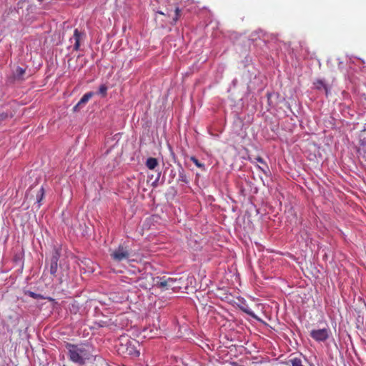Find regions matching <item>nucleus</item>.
<instances>
[{
    "label": "nucleus",
    "instance_id": "nucleus-1",
    "mask_svg": "<svg viewBox=\"0 0 366 366\" xmlns=\"http://www.w3.org/2000/svg\"><path fill=\"white\" fill-rule=\"evenodd\" d=\"M65 347L67 350L69 360L79 366L84 365L92 357L90 346L88 344L67 342Z\"/></svg>",
    "mask_w": 366,
    "mask_h": 366
},
{
    "label": "nucleus",
    "instance_id": "nucleus-2",
    "mask_svg": "<svg viewBox=\"0 0 366 366\" xmlns=\"http://www.w3.org/2000/svg\"><path fill=\"white\" fill-rule=\"evenodd\" d=\"M111 257L116 262H122L128 259L130 256L129 248L128 246L120 244L110 254Z\"/></svg>",
    "mask_w": 366,
    "mask_h": 366
},
{
    "label": "nucleus",
    "instance_id": "nucleus-3",
    "mask_svg": "<svg viewBox=\"0 0 366 366\" xmlns=\"http://www.w3.org/2000/svg\"><path fill=\"white\" fill-rule=\"evenodd\" d=\"M156 285L159 288L165 290L171 289L172 290H175L176 289L181 287L179 285V282L177 279L172 277L165 278V277H159V280L157 281Z\"/></svg>",
    "mask_w": 366,
    "mask_h": 366
},
{
    "label": "nucleus",
    "instance_id": "nucleus-4",
    "mask_svg": "<svg viewBox=\"0 0 366 366\" xmlns=\"http://www.w3.org/2000/svg\"><path fill=\"white\" fill-rule=\"evenodd\" d=\"M59 257L60 252L58 249H54L50 259V265L49 267V272L50 273L51 280L56 277Z\"/></svg>",
    "mask_w": 366,
    "mask_h": 366
},
{
    "label": "nucleus",
    "instance_id": "nucleus-5",
    "mask_svg": "<svg viewBox=\"0 0 366 366\" xmlns=\"http://www.w3.org/2000/svg\"><path fill=\"white\" fill-rule=\"evenodd\" d=\"M25 75L26 69L18 66L12 71V74L8 77V81L9 83L23 81L25 80Z\"/></svg>",
    "mask_w": 366,
    "mask_h": 366
},
{
    "label": "nucleus",
    "instance_id": "nucleus-6",
    "mask_svg": "<svg viewBox=\"0 0 366 366\" xmlns=\"http://www.w3.org/2000/svg\"><path fill=\"white\" fill-rule=\"evenodd\" d=\"M310 335L317 342H325L329 338L330 330L327 328L312 330L310 331Z\"/></svg>",
    "mask_w": 366,
    "mask_h": 366
},
{
    "label": "nucleus",
    "instance_id": "nucleus-7",
    "mask_svg": "<svg viewBox=\"0 0 366 366\" xmlns=\"http://www.w3.org/2000/svg\"><path fill=\"white\" fill-rule=\"evenodd\" d=\"M84 34L80 32L77 29L74 31V34L72 38L70 39V41H74V44L73 46V49L74 51H78L80 47V41L82 39Z\"/></svg>",
    "mask_w": 366,
    "mask_h": 366
},
{
    "label": "nucleus",
    "instance_id": "nucleus-8",
    "mask_svg": "<svg viewBox=\"0 0 366 366\" xmlns=\"http://www.w3.org/2000/svg\"><path fill=\"white\" fill-rule=\"evenodd\" d=\"M158 165V161L156 158L149 157L147 159L146 166L149 169H154Z\"/></svg>",
    "mask_w": 366,
    "mask_h": 366
},
{
    "label": "nucleus",
    "instance_id": "nucleus-9",
    "mask_svg": "<svg viewBox=\"0 0 366 366\" xmlns=\"http://www.w3.org/2000/svg\"><path fill=\"white\" fill-rule=\"evenodd\" d=\"M93 96L94 93L92 92L86 93L79 101V104H81V106L86 104Z\"/></svg>",
    "mask_w": 366,
    "mask_h": 366
},
{
    "label": "nucleus",
    "instance_id": "nucleus-10",
    "mask_svg": "<svg viewBox=\"0 0 366 366\" xmlns=\"http://www.w3.org/2000/svg\"><path fill=\"white\" fill-rule=\"evenodd\" d=\"M287 364H290L291 366H304L301 358L297 357L290 358L288 360Z\"/></svg>",
    "mask_w": 366,
    "mask_h": 366
},
{
    "label": "nucleus",
    "instance_id": "nucleus-11",
    "mask_svg": "<svg viewBox=\"0 0 366 366\" xmlns=\"http://www.w3.org/2000/svg\"><path fill=\"white\" fill-rule=\"evenodd\" d=\"M315 85L317 89H321L322 88H323L325 91L326 96L328 95V92H329L328 87L326 84H325V83L322 80H320V79L317 80L316 82L315 83Z\"/></svg>",
    "mask_w": 366,
    "mask_h": 366
},
{
    "label": "nucleus",
    "instance_id": "nucleus-12",
    "mask_svg": "<svg viewBox=\"0 0 366 366\" xmlns=\"http://www.w3.org/2000/svg\"><path fill=\"white\" fill-rule=\"evenodd\" d=\"M179 181L182 182L184 183L189 182V180L185 174V172L181 166H180V169L179 170Z\"/></svg>",
    "mask_w": 366,
    "mask_h": 366
},
{
    "label": "nucleus",
    "instance_id": "nucleus-13",
    "mask_svg": "<svg viewBox=\"0 0 366 366\" xmlns=\"http://www.w3.org/2000/svg\"><path fill=\"white\" fill-rule=\"evenodd\" d=\"M190 160L199 168L202 170H205L204 164L201 163L195 157L192 156L190 157Z\"/></svg>",
    "mask_w": 366,
    "mask_h": 366
},
{
    "label": "nucleus",
    "instance_id": "nucleus-14",
    "mask_svg": "<svg viewBox=\"0 0 366 366\" xmlns=\"http://www.w3.org/2000/svg\"><path fill=\"white\" fill-rule=\"evenodd\" d=\"M180 16H181V10L179 9V8L178 6H176L174 8V16L172 17L173 24H175L177 21V20L179 19Z\"/></svg>",
    "mask_w": 366,
    "mask_h": 366
},
{
    "label": "nucleus",
    "instance_id": "nucleus-15",
    "mask_svg": "<svg viewBox=\"0 0 366 366\" xmlns=\"http://www.w3.org/2000/svg\"><path fill=\"white\" fill-rule=\"evenodd\" d=\"M255 159L257 160V162L265 164V168L261 167L260 166H258V168L264 173H266V169H268V167L265 164L264 160L261 157H257Z\"/></svg>",
    "mask_w": 366,
    "mask_h": 366
},
{
    "label": "nucleus",
    "instance_id": "nucleus-16",
    "mask_svg": "<svg viewBox=\"0 0 366 366\" xmlns=\"http://www.w3.org/2000/svg\"><path fill=\"white\" fill-rule=\"evenodd\" d=\"M107 86L105 84H102L99 88V94L102 97H106L107 94Z\"/></svg>",
    "mask_w": 366,
    "mask_h": 366
},
{
    "label": "nucleus",
    "instance_id": "nucleus-17",
    "mask_svg": "<svg viewBox=\"0 0 366 366\" xmlns=\"http://www.w3.org/2000/svg\"><path fill=\"white\" fill-rule=\"evenodd\" d=\"M44 196V189L43 187H41L40 190L39 191V192L36 195L37 202H40L42 200Z\"/></svg>",
    "mask_w": 366,
    "mask_h": 366
},
{
    "label": "nucleus",
    "instance_id": "nucleus-18",
    "mask_svg": "<svg viewBox=\"0 0 366 366\" xmlns=\"http://www.w3.org/2000/svg\"><path fill=\"white\" fill-rule=\"evenodd\" d=\"M11 118L12 117V114H7V113H5V112H2V113H0V122L6 119L7 118Z\"/></svg>",
    "mask_w": 366,
    "mask_h": 366
},
{
    "label": "nucleus",
    "instance_id": "nucleus-19",
    "mask_svg": "<svg viewBox=\"0 0 366 366\" xmlns=\"http://www.w3.org/2000/svg\"><path fill=\"white\" fill-rule=\"evenodd\" d=\"M82 107L81 104H79V102L74 107L73 111L74 112H78L79 108Z\"/></svg>",
    "mask_w": 366,
    "mask_h": 366
},
{
    "label": "nucleus",
    "instance_id": "nucleus-20",
    "mask_svg": "<svg viewBox=\"0 0 366 366\" xmlns=\"http://www.w3.org/2000/svg\"><path fill=\"white\" fill-rule=\"evenodd\" d=\"M244 312H246L247 315L254 317V314L252 311L249 310H243Z\"/></svg>",
    "mask_w": 366,
    "mask_h": 366
},
{
    "label": "nucleus",
    "instance_id": "nucleus-21",
    "mask_svg": "<svg viewBox=\"0 0 366 366\" xmlns=\"http://www.w3.org/2000/svg\"><path fill=\"white\" fill-rule=\"evenodd\" d=\"M29 296L33 297V298H36L38 295L34 293V292H29Z\"/></svg>",
    "mask_w": 366,
    "mask_h": 366
},
{
    "label": "nucleus",
    "instance_id": "nucleus-22",
    "mask_svg": "<svg viewBox=\"0 0 366 366\" xmlns=\"http://www.w3.org/2000/svg\"><path fill=\"white\" fill-rule=\"evenodd\" d=\"M86 64V61H84V63H81V65L78 67V71H80L83 66H84V64Z\"/></svg>",
    "mask_w": 366,
    "mask_h": 366
},
{
    "label": "nucleus",
    "instance_id": "nucleus-23",
    "mask_svg": "<svg viewBox=\"0 0 366 366\" xmlns=\"http://www.w3.org/2000/svg\"><path fill=\"white\" fill-rule=\"evenodd\" d=\"M134 355H135V356H139V351L135 350V351H134Z\"/></svg>",
    "mask_w": 366,
    "mask_h": 366
},
{
    "label": "nucleus",
    "instance_id": "nucleus-24",
    "mask_svg": "<svg viewBox=\"0 0 366 366\" xmlns=\"http://www.w3.org/2000/svg\"><path fill=\"white\" fill-rule=\"evenodd\" d=\"M168 16H171V14H169V10L167 9V14Z\"/></svg>",
    "mask_w": 366,
    "mask_h": 366
},
{
    "label": "nucleus",
    "instance_id": "nucleus-25",
    "mask_svg": "<svg viewBox=\"0 0 366 366\" xmlns=\"http://www.w3.org/2000/svg\"><path fill=\"white\" fill-rule=\"evenodd\" d=\"M81 56V55H78L77 59H79Z\"/></svg>",
    "mask_w": 366,
    "mask_h": 366
}]
</instances>
